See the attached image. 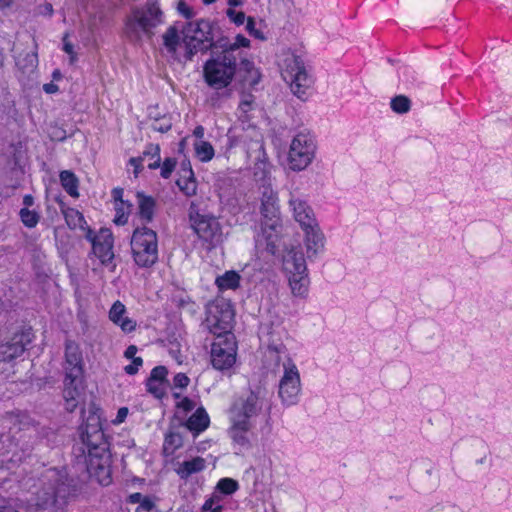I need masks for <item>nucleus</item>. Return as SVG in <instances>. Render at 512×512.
Here are the masks:
<instances>
[{
    "label": "nucleus",
    "mask_w": 512,
    "mask_h": 512,
    "mask_svg": "<svg viewBox=\"0 0 512 512\" xmlns=\"http://www.w3.org/2000/svg\"><path fill=\"white\" fill-rule=\"evenodd\" d=\"M136 353H137V347L135 345H130L127 347L124 355L126 358L133 360L134 358H136L135 357Z\"/></svg>",
    "instance_id": "nucleus-62"
},
{
    "label": "nucleus",
    "mask_w": 512,
    "mask_h": 512,
    "mask_svg": "<svg viewBox=\"0 0 512 512\" xmlns=\"http://www.w3.org/2000/svg\"><path fill=\"white\" fill-rule=\"evenodd\" d=\"M65 375L78 379L83 376V358L79 345L72 341L67 340L65 344Z\"/></svg>",
    "instance_id": "nucleus-18"
},
{
    "label": "nucleus",
    "mask_w": 512,
    "mask_h": 512,
    "mask_svg": "<svg viewBox=\"0 0 512 512\" xmlns=\"http://www.w3.org/2000/svg\"><path fill=\"white\" fill-rule=\"evenodd\" d=\"M205 468V460L201 457H195L189 461H184L179 464L176 473L182 479H187L192 474L198 473Z\"/></svg>",
    "instance_id": "nucleus-27"
},
{
    "label": "nucleus",
    "mask_w": 512,
    "mask_h": 512,
    "mask_svg": "<svg viewBox=\"0 0 512 512\" xmlns=\"http://www.w3.org/2000/svg\"><path fill=\"white\" fill-rule=\"evenodd\" d=\"M313 157V144L304 134L297 135L290 146L288 154L289 167L292 170H303Z\"/></svg>",
    "instance_id": "nucleus-13"
},
{
    "label": "nucleus",
    "mask_w": 512,
    "mask_h": 512,
    "mask_svg": "<svg viewBox=\"0 0 512 512\" xmlns=\"http://www.w3.org/2000/svg\"><path fill=\"white\" fill-rule=\"evenodd\" d=\"M250 41L245 36L238 34L235 38V42L232 43V47L227 51L232 52V56L239 57L238 61H240L241 67L239 71L242 69L245 70L247 76H244L242 81L248 82L250 85H255L259 81V73L254 69L253 63L249 60L242 57L241 52L239 51L240 47H249Z\"/></svg>",
    "instance_id": "nucleus-16"
},
{
    "label": "nucleus",
    "mask_w": 512,
    "mask_h": 512,
    "mask_svg": "<svg viewBox=\"0 0 512 512\" xmlns=\"http://www.w3.org/2000/svg\"><path fill=\"white\" fill-rule=\"evenodd\" d=\"M182 437L179 433L170 432L165 437L164 450L173 453L177 448L182 446Z\"/></svg>",
    "instance_id": "nucleus-39"
},
{
    "label": "nucleus",
    "mask_w": 512,
    "mask_h": 512,
    "mask_svg": "<svg viewBox=\"0 0 512 512\" xmlns=\"http://www.w3.org/2000/svg\"><path fill=\"white\" fill-rule=\"evenodd\" d=\"M234 311L229 302L218 300L208 304L204 326L215 337L233 335L231 333Z\"/></svg>",
    "instance_id": "nucleus-6"
},
{
    "label": "nucleus",
    "mask_w": 512,
    "mask_h": 512,
    "mask_svg": "<svg viewBox=\"0 0 512 512\" xmlns=\"http://www.w3.org/2000/svg\"><path fill=\"white\" fill-rule=\"evenodd\" d=\"M236 362V343L233 335L215 337L211 345V363L217 370H228Z\"/></svg>",
    "instance_id": "nucleus-9"
},
{
    "label": "nucleus",
    "mask_w": 512,
    "mask_h": 512,
    "mask_svg": "<svg viewBox=\"0 0 512 512\" xmlns=\"http://www.w3.org/2000/svg\"><path fill=\"white\" fill-rule=\"evenodd\" d=\"M144 156L158 157L160 156V147L158 144H150L143 152Z\"/></svg>",
    "instance_id": "nucleus-57"
},
{
    "label": "nucleus",
    "mask_w": 512,
    "mask_h": 512,
    "mask_svg": "<svg viewBox=\"0 0 512 512\" xmlns=\"http://www.w3.org/2000/svg\"><path fill=\"white\" fill-rule=\"evenodd\" d=\"M239 57L232 56V52L213 55L206 61L203 73L206 83L214 89L227 87L233 80L238 69Z\"/></svg>",
    "instance_id": "nucleus-1"
},
{
    "label": "nucleus",
    "mask_w": 512,
    "mask_h": 512,
    "mask_svg": "<svg viewBox=\"0 0 512 512\" xmlns=\"http://www.w3.org/2000/svg\"><path fill=\"white\" fill-rule=\"evenodd\" d=\"M143 157H133L129 160V163L134 166V175L137 177L142 169Z\"/></svg>",
    "instance_id": "nucleus-59"
},
{
    "label": "nucleus",
    "mask_w": 512,
    "mask_h": 512,
    "mask_svg": "<svg viewBox=\"0 0 512 512\" xmlns=\"http://www.w3.org/2000/svg\"><path fill=\"white\" fill-rule=\"evenodd\" d=\"M191 222L192 228L199 238L211 246H216L223 241L221 226L215 217L197 214L191 217Z\"/></svg>",
    "instance_id": "nucleus-12"
},
{
    "label": "nucleus",
    "mask_w": 512,
    "mask_h": 512,
    "mask_svg": "<svg viewBox=\"0 0 512 512\" xmlns=\"http://www.w3.org/2000/svg\"><path fill=\"white\" fill-rule=\"evenodd\" d=\"M83 381L82 377L76 379L65 377L63 396L66 403V410L73 412L82 398Z\"/></svg>",
    "instance_id": "nucleus-20"
},
{
    "label": "nucleus",
    "mask_w": 512,
    "mask_h": 512,
    "mask_svg": "<svg viewBox=\"0 0 512 512\" xmlns=\"http://www.w3.org/2000/svg\"><path fill=\"white\" fill-rule=\"evenodd\" d=\"M30 342V333L15 334L9 341L0 344V361L10 362L21 356Z\"/></svg>",
    "instance_id": "nucleus-19"
},
{
    "label": "nucleus",
    "mask_w": 512,
    "mask_h": 512,
    "mask_svg": "<svg viewBox=\"0 0 512 512\" xmlns=\"http://www.w3.org/2000/svg\"><path fill=\"white\" fill-rule=\"evenodd\" d=\"M143 364V360L141 357H138V358H134L132 360V363L127 365L124 370L127 374L129 375H134L138 372L139 370V367L142 366Z\"/></svg>",
    "instance_id": "nucleus-50"
},
{
    "label": "nucleus",
    "mask_w": 512,
    "mask_h": 512,
    "mask_svg": "<svg viewBox=\"0 0 512 512\" xmlns=\"http://www.w3.org/2000/svg\"><path fill=\"white\" fill-rule=\"evenodd\" d=\"M63 42H64L63 49L67 54L70 55V61H71V63H73L76 59V56H75V53L73 50V45L67 41V35L64 36Z\"/></svg>",
    "instance_id": "nucleus-58"
},
{
    "label": "nucleus",
    "mask_w": 512,
    "mask_h": 512,
    "mask_svg": "<svg viewBox=\"0 0 512 512\" xmlns=\"http://www.w3.org/2000/svg\"><path fill=\"white\" fill-rule=\"evenodd\" d=\"M289 204L293 209L294 218L305 232V243L308 257L318 254V222L312 209L307 203L298 198L291 197Z\"/></svg>",
    "instance_id": "nucleus-4"
},
{
    "label": "nucleus",
    "mask_w": 512,
    "mask_h": 512,
    "mask_svg": "<svg viewBox=\"0 0 512 512\" xmlns=\"http://www.w3.org/2000/svg\"><path fill=\"white\" fill-rule=\"evenodd\" d=\"M178 11L187 19H191L194 16L193 10L182 1L178 3Z\"/></svg>",
    "instance_id": "nucleus-54"
},
{
    "label": "nucleus",
    "mask_w": 512,
    "mask_h": 512,
    "mask_svg": "<svg viewBox=\"0 0 512 512\" xmlns=\"http://www.w3.org/2000/svg\"><path fill=\"white\" fill-rule=\"evenodd\" d=\"M284 366V375L279 384V396L286 405L296 403L300 392V378L296 366L288 359Z\"/></svg>",
    "instance_id": "nucleus-14"
},
{
    "label": "nucleus",
    "mask_w": 512,
    "mask_h": 512,
    "mask_svg": "<svg viewBox=\"0 0 512 512\" xmlns=\"http://www.w3.org/2000/svg\"><path fill=\"white\" fill-rule=\"evenodd\" d=\"M151 127L154 131L165 133L172 127V120L169 115H163L161 117H154Z\"/></svg>",
    "instance_id": "nucleus-37"
},
{
    "label": "nucleus",
    "mask_w": 512,
    "mask_h": 512,
    "mask_svg": "<svg viewBox=\"0 0 512 512\" xmlns=\"http://www.w3.org/2000/svg\"><path fill=\"white\" fill-rule=\"evenodd\" d=\"M43 90L47 94H53V93H56L59 90V88L56 84H54L53 82H50V83L43 85Z\"/></svg>",
    "instance_id": "nucleus-61"
},
{
    "label": "nucleus",
    "mask_w": 512,
    "mask_h": 512,
    "mask_svg": "<svg viewBox=\"0 0 512 512\" xmlns=\"http://www.w3.org/2000/svg\"><path fill=\"white\" fill-rule=\"evenodd\" d=\"M289 284L293 294L295 295H303L305 292V277H289Z\"/></svg>",
    "instance_id": "nucleus-41"
},
{
    "label": "nucleus",
    "mask_w": 512,
    "mask_h": 512,
    "mask_svg": "<svg viewBox=\"0 0 512 512\" xmlns=\"http://www.w3.org/2000/svg\"><path fill=\"white\" fill-rule=\"evenodd\" d=\"M285 63L282 77L290 85L292 92L301 97V94L304 93L303 88L308 86V77L303 62L299 57L292 55L285 60Z\"/></svg>",
    "instance_id": "nucleus-10"
},
{
    "label": "nucleus",
    "mask_w": 512,
    "mask_h": 512,
    "mask_svg": "<svg viewBox=\"0 0 512 512\" xmlns=\"http://www.w3.org/2000/svg\"><path fill=\"white\" fill-rule=\"evenodd\" d=\"M260 194V213L263 218L262 225L269 226V229L275 230L280 227V211L277 194L270 185H263L260 188Z\"/></svg>",
    "instance_id": "nucleus-11"
},
{
    "label": "nucleus",
    "mask_w": 512,
    "mask_h": 512,
    "mask_svg": "<svg viewBox=\"0 0 512 512\" xmlns=\"http://www.w3.org/2000/svg\"><path fill=\"white\" fill-rule=\"evenodd\" d=\"M211 44V49H222L221 54H225L228 49L232 47V43L229 42L228 38L221 37L217 40L212 39V41L209 43Z\"/></svg>",
    "instance_id": "nucleus-47"
},
{
    "label": "nucleus",
    "mask_w": 512,
    "mask_h": 512,
    "mask_svg": "<svg viewBox=\"0 0 512 512\" xmlns=\"http://www.w3.org/2000/svg\"><path fill=\"white\" fill-rule=\"evenodd\" d=\"M97 432H103L101 429L100 417L96 414H92L87 419L84 429L81 432V437L90 436L92 434H96Z\"/></svg>",
    "instance_id": "nucleus-34"
},
{
    "label": "nucleus",
    "mask_w": 512,
    "mask_h": 512,
    "mask_svg": "<svg viewBox=\"0 0 512 512\" xmlns=\"http://www.w3.org/2000/svg\"><path fill=\"white\" fill-rule=\"evenodd\" d=\"M46 479L48 482L36 493V505L42 509L64 503L71 494V486L63 475L50 471Z\"/></svg>",
    "instance_id": "nucleus-7"
},
{
    "label": "nucleus",
    "mask_w": 512,
    "mask_h": 512,
    "mask_svg": "<svg viewBox=\"0 0 512 512\" xmlns=\"http://www.w3.org/2000/svg\"><path fill=\"white\" fill-rule=\"evenodd\" d=\"M177 406L182 408L185 412H189L195 408V403L191 399L184 397Z\"/></svg>",
    "instance_id": "nucleus-56"
},
{
    "label": "nucleus",
    "mask_w": 512,
    "mask_h": 512,
    "mask_svg": "<svg viewBox=\"0 0 512 512\" xmlns=\"http://www.w3.org/2000/svg\"><path fill=\"white\" fill-rule=\"evenodd\" d=\"M176 183L185 195L192 196L196 193V180L192 169L185 170V174H181Z\"/></svg>",
    "instance_id": "nucleus-29"
},
{
    "label": "nucleus",
    "mask_w": 512,
    "mask_h": 512,
    "mask_svg": "<svg viewBox=\"0 0 512 512\" xmlns=\"http://www.w3.org/2000/svg\"><path fill=\"white\" fill-rule=\"evenodd\" d=\"M194 148L196 155L202 162L210 161L214 157V148L209 142H196Z\"/></svg>",
    "instance_id": "nucleus-32"
},
{
    "label": "nucleus",
    "mask_w": 512,
    "mask_h": 512,
    "mask_svg": "<svg viewBox=\"0 0 512 512\" xmlns=\"http://www.w3.org/2000/svg\"><path fill=\"white\" fill-rule=\"evenodd\" d=\"M6 420L9 421V422H16V421H18L21 424L23 423L24 426H26V425L34 426L33 421H31L29 419V417H27L25 415H22V416L9 415Z\"/></svg>",
    "instance_id": "nucleus-55"
},
{
    "label": "nucleus",
    "mask_w": 512,
    "mask_h": 512,
    "mask_svg": "<svg viewBox=\"0 0 512 512\" xmlns=\"http://www.w3.org/2000/svg\"><path fill=\"white\" fill-rule=\"evenodd\" d=\"M227 16L230 18L232 22H234L236 25H242L244 24L246 20V16L244 12H237L232 8H229L226 12Z\"/></svg>",
    "instance_id": "nucleus-48"
},
{
    "label": "nucleus",
    "mask_w": 512,
    "mask_h": 512,
    "mask_svg": "<svg viewBox=\"0 0 512 512\" xmlns=\"http://www.w3.org/2000/svg\"><path fill=\"white\" fill-rule=\"evenodd\" d=\"M37 435L42 439H47L48 442L55 438L54 430L48 427H41L39 430H37Z\"/></svg>",
    "instance_id": "nucleus-52"
},
{
    "label": "nucleus",
    "mask_w": 512,
    "mask_h": 512,
    "mask_svg": "<svg viewBox=\"0 0 512 512\" xmlns=\"http://www.w3.org/2000/svg\"><path fill=\"white\" fill-rule=\"evenodd\" d=\"M390 106L395 113L404 114L410 110L411 102L407 96L398 95L391 99Z\"/></svg>",
    "instance_id": "nucleus-33"
},
{
    "label": "nucleus",
    "mask_w": 512,
    "mask_h": 512,
    "mask_svg": "<svg viewBox=\"0 0 512 512\" xmlns=\"http://www.w3.org/2000/svg\"><path fill=\"white\" fill-rule=\"evenodd\" d=\"M221 511H222V505L221 504L215 505L213 503V500L207 499L202 506V512H221Z\"/></svg>",
    "instance_id": "nucleus-53"
},
{
    "label": "nucleus",
    "mask_w": 512,
    "mask_h": 512,
    "mask_svg": "<svg viewBox=\"0 0 512 512\" xmlns=\"http://www.w3.org/2000/svg\"><path fill=\"white\" fill-rule=\"evenodd\" d=\"M246 30L251 36H253L256 39H259V40L266 39L264 33L260 29L256 28V22L252 17L247 18Z\"/></svg>",
    "instance_id": "nucleus-44"
},
{
    "label": "nucleus",
    "mask_w": 512,
    "mask_h": 512,
    "mask_svg": "<svg viewBox=\"0 0 512 512\" xmlns=\"http://www.w3.org/2000/svg\"><path fill=\"white\" fill-rule=\"evenodd\" d=\"M128 415V408L126 407H121L118 412H117V416H116V419H115V423H122L124 422V420L126 419Z\"/></svg>",
    "instance_id": "nucleus-60"
},
{
    "label": "nucleus",
    "mask_w": 512,
    "mask_h": 512,
    "mask_svg": "<svg viewBox=\"0 0 512 512\" xmlns=\"http://www.w3.org/2000/svg\"><path fill=\"white\" fill-rule=\"evenodd\" d=\"M92 250L103 265H109L114 258L113 235L109 229H101L92 240Z\"/></svg>",
    "instance_id": "nucleus-17"
},
{
    "label": "nucleus",
    "mask_w": 512,
    "mask_h": 512,
    "mask_svg": "<svg viewBox=\"0 0 512 512\" xmlns=\"http://www.w3.org/2000/svg\"><path fill=\"white\" fill-rule=\"evenodd\" d=\"M209 423L210 419L207 412L203 407H200L187 419L185 426L195 435H198L209 426Z\"/></svg>",
    "instance_id": "nucleus-24"
},
{
    "label": "nucleus",
    "mask_w": 512,
    "mask_h": 512,
    "mask_svg": "<svg viewBox=\"0 0 512 512\" xmlns=\"http://www.w3.org/2000/svg\"><path fill=\"white\" fill-rule=\"evenodd\" d=\"M237 489L238 483L232 478H223L216 485V490L225 495H231Z\"/></svg>",
    "instance_id": "nucleus-40"
},
{
    "label": "nucleus",
    "mask_w": 512,
    "mask_h": 512,
    "mask_svg": "<svg viewBox=\"0 0 512 512\" xmlns=\"http://www.w3.org/2000/svg\"><path fill=\"white\" fill-rule=\"evenodd\" d=\"M125 313V305L120 301H116L109 311V318L113 323L119 325L122 331L132 332L136 328V322L126 317Z\"/></svg>",
    "instance_id": "nucleus-22"
},
{
    "label": "nucleus",
    "mask_w": 512,
    "mask_h": 512,
    "mask_svg": "<svg viewBox=\"0 0 512 512\" xmlns=\"http://www.w3.org/2000/svg\"><path fill=\"white\" fill-rule=\"evenodd\" d=\"M277 229L271 230L269 226L262 225V233L266 241L265 250L271 255H275L279 248L280 239Z\"/></svg>",
    "instance_id": "nucleus-31"
},
{
    "label": "nucleus",
    "mask_w": 512,
    "mask_h": 512,
    "mask_svg": "<svg viewBox=\"0 0 512 512\" xmlns=\"http://www.w3.org/2000/svg\"><path fill=\"white\" fill-rule=\"evenodd\" d=\"M162 22V12L158 6L151 4L144 9L136 10L133 17L126 23L125 32L134 41L140 39V31L147 36L152 35V29Z\"/></svg>",
    "instance_id": "nucleus-8"
},
{
    "label": "nucleus",
    "mask_w": 512,
    "mask_h": 512,
    "mask_svg": "<svg viewBox=\"0 0 512 512\" xmlns=\"http://www.w3.org/2000/svg\"><path fill=\"white\" fill-rule=\"evenodd\" d=\"M112 194H113V198L115 201L123 202L122 201L123 189L115 188V189H113Z\"/></svg>",
    "instance_id": "nucleus-63"
},
{
    "label": "nucleus",
    "mask_w": 512,
    "mask_h": 512,
    "mask_svg": "<svg viewBox=\"0 0 512 512\" xmlns=\"http://www.w3.org/2000/svg\"><path fill=\"white\" fill-rule=\"evenodd\" d=\"M23 61L25 62L24 64H22V60L19 58L17 60V65L23 70L33 71V69L37 66L38 62L37 54L27 53Z\"/></svg>",
    "instance_id": "nucleus-42"
},
{
    "label": "nucleus",
    "mask_w": 512,
    "mask_h": 512,
    "mask_svg": "<svg viewBox=\"0 0 512 512\" xmlns=\"http://www.w3.org/2000/svg\"><path fill=\"white\" fill-rule=\"evenodd\" d=\"M240 275L235 271H226L216 278V285L220 290L236 289L240 283Z\"/></svg>",
    "instance_id": "nucleus-30"
},
{
    "label": "nucleus",
    "mask_w": 512,
    "mask_h": 512,
    "mask_svg": "<svg viewBox=\"0 0 512 512\" xmlns=\"http://www.w3.org/2000/svg\"><path fill=\"white\" fill-rule=\"evenodd\" d=\"M143 496L141 493H133L129 496V501L134 504H140Z\"/></svg>",
    "instance_id": "nucleus-64"
},
{
    "label": "nucleus",
    "mask_w": 512,
    "mask_h": 512,
    "mask_svg": "<svg viewBox=\"0 0 512 512\" xmlns=\"http://www.w3.org/2000/svg\"><path fill=\"white\" fill-rule=\"evenodd\" d=\"M67 223L69 226H73V228L79 227L83 230L86 229L87 222L82 213L77 210H70L66 214Z\"/></svg>",
    "instance_id": "nucleus-38"
},
{
    "label": "nucleus",
    "mask_w": 512,
    "mask_h": 512,
    "mask_svg": "<svg viewBox=\"0 0 512 512\" xmlns=\"http://www.w3.org/2000/svg\"><path fill=\"white\" fill-rule=\"evenodd\" d=\"M147 391L154 395L156 398H161L164 395V384L150 379L146 381Z\"/></svg>",
    "instance_id": "nucleus-43"
},
{
    "label": "nucleus",
    "mask_w": 512,
    "mask_h": 512,
    "mask_svg": "<svg viewBox=\"0 0 512 512\" xmlns=\"http://www.w3.org/2000/svg\"><path fill=\"white\" fill-rule=\"evenodd\" d=\"M131 251L135 264L141 268L152 267L158 260V240L154 230L136 228L131 238Z\"/></svg>",
    "instance_id": "nucleus-2"
},
{
    "label": "nucleus",
    "mask_w": 512,
    "mask_h": 512,
    "mask_svg": "<svg viewBox=\"0 0 512 512\" xmlns=\"http://www.w3.org/2000/svg\"><path fill=\"white\" fill-rule=\"evenodd\" d=\"M137 200L139 215L141 219L144 220L146 223L151 222L154 216V209L156 206L155 199L151 196H146L142 192H138Z\"/></svg>",
    "instance_id": "nucleus-26"
},
{
    "label": "nucleus",
    "mask_w": 512,
    "mask_h": 512,
    "mask_svg": "<svg viewBox=\"0 0 512 512\" xmlns=\"http://www.w3.org/2000/svg\"><path fill=\"white\" fill-rule=\"evenodd\" d=\"M178 40H179V37H178L177 29L173 26L169 27L168 30L163 35L164 45L168 49V51H170V52L176 51V48L178 45Z\"/></svg>",
    "instance_id": "nucleus-36"
},
{
    "label": "nucleus",
    "mask_w": 512,
    "mask_h": 512,
    "mask_svg": "<svg viewBox=\"0 0 512 512\" xmlns=\"http://www.w3.org/2000/svg\"><path fill=\"white\" fill-rule=\"evenodd\" d=\"M60 182L64 190L74 198H77L79 196L78 192V186H79V180L76 177V175L69 171L64 170L60 172Z\"/></svg>",
    "instance_id": "nucleus-28"
},
{
    "label": "nucleus",
    "mask_w": 512,
    "mask_h": 512,
    "mask_svg": "<svg viewBox=\"0 0 512 512\" xmlns=\"http://www.w3.org/2000/svg\"><path fill=\"white\" fill-rule=\"evenodd\" d=\"M81 438L83 443L88 447V457H90V451H93L96 455L108 453V444L103 432H97L90 436H82Z\"/></svg>",
    "instance_id": "nucleus-25"
},
{
    "label": "nucleus",
    "mask_w": 512,
    "mask_h": 512,
    "mask_svg": "<svg viewBox=\"0 0 512 512\" xmlns=\"http://www.w3.org/2000/svg\"><path fill=\"white\" fill-rule=\"evenodd\" d=\"M230 420L232 425L229 429V435L232 440L240 446L249 445V438L247 434L253 428V424H249L246 421H239L236 419Z\"/></svg>",
    "instance_id": "nucleus-23"
},
{
    "label": "nucleus",
    "mask_w": 512,
    "mask_h": 512,
    "mask_svg": "<svg viewBox=\"0 0 512 512\" xmlns=\"http://www.w3.org/2000/svg\"><path fill=\"white\" fill-rule=\"evenodd\" d=\"M283 269L289 277H300L303 276L306 267L305 260L301 253L294 250H289L283 256Z\"/></svg>",
    "instance_id": "nucleus-21"
},
{
    "label": "nucleus",
    "mask_w": 512,
    "mask_h": 512,
    "mask_svg": "<svg viewBox=\"0 0 512 512\" xmlns=\"http://www.w3.org/2000/svg\"><path fill=\"white\" fill-rule=\"evenodd\" d=\"M87 469L89 473L94 476L101 485L107 486L111 483L109 453L96 455L93 451H90Z\"/></svg>",
    "instance_id": "nucleus-15"
},
{
    "label": "nucleus",
    "mask_w": 512,
    "mask_h": 512,
    "mask_svg": "<svg viewBox=\"0 0 512 512\" xmlns=\"http://www.w3.org/2000/svg\"><path fill=\"white\" fill-rule=\"evenodd\" d=\"M176 164H177V161L175 158H166L163 162V164L161 165V176L164 178V179H167L171 176L173 170L175 169L176 167Z\"/></svg>",
    "instance_id": "nucleus-45"
},
{
    "label": "nucleus",
    "mask_w": 512,
    "mask_h": 512,
    "mask_svg": "<svg viewBox=\"0 0 512 512\" xmlns=\"http://www.w3.org/2000/svg\"><path fill=\"white\" fill-rule=\"evenodd\" d=\"M265 405L266 391L261 387H256L234 401L230 410V419L253 424V419L262 412Z\"/></svg>",
    "instance_id": "nucleus-5"
},
{
    "label": "nucleus",
    "mask_w": 512,
    "mask_h": 512,
    "mask_svg": "<svg viewBox=\"0 0 512 512\" xmlns=\"http://www.w3.org/2000/svg\"><path fill=\"white\" fill-rule=\"evenodd\" d=\"M153 501L148 497H143L140 504L136 508V511L151 512L154 508Z\"/></svg>",
    "instance_id": "nucleus-51"
},
{
    "label": "nucleus",
    "mask_w": 512,
    "mask_h": 512,
    "mask_svg": "<svg viewBox=\"0 0 512 512\" xmlns=\"http://www.w3.org/2000/svg\"><path fill=\"white\" fill-rule=\"evenodd\" d=\"M167 369L165 366H156L152 369L150 377L148 379L163 383L166 381Z\"/></svg>",
    "instance_id": "nucleus-46"
},
{
    "label": "nucleus",
    "mask_w": 512,
    "mask_h": 512,
    "mask_svg": "<svg viewBox=\"0 0 512 512\" xmlns=\"http://www.w3.org/2000/svg\"><path fill=\"white\" fill-rule=\"evenodd\" d=\"M187 46L186 58L192 57L198 51L207 52L211 49L209 44L214 37V24L206 19L188 22L182 30Z\"/></svg>",
    "instance_id": "nucleus-3"
},
{
    "label": "nucleus",
    "mask_w": 512,
    "mask_h": 512,
    "mask_svg": "<svg viewBox=\"0 0 512 512\" xmlns=\"http://www.w3.org/2000/svg\"><path fill=\"white\" fill-rule=\"evenodd\" d=\"M19 215L22 223L28 228L35 227L40 220L39 213L28 208H22L19 212Z\"/></svg>",
    "instance_id": "nucleus-35"
},
{
    "label": "nucleus",
    "mask_w": 512,
    "mask_h": 512,
    "mask_svg": "<svg viewBox=\"0 0 512 512\" xmlns=\"http://www.w3.org/2000/svg\"><path fill=\"white\" fill-rule=\"evenodd\" d=\"M190 382V379L184 373H178L173 379L174 386L177 388H186Z\"/></svg>",
    "instance_id": "nucleus-49"
}]
</instances>
